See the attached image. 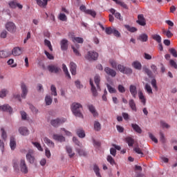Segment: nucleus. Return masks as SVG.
Listing matches in <instances>:
<instances>
[{
    "instance_id": "nucleus-1",
    "label": "nucleus",
    "mask_w": 177,
    "mask_h": 177,
    "mask_svg": "<svg viewBox=\"0 0 177 177\" xmlns=\"http://www.w3.org/2000/svg\"><path fill=\"white\" fill-rule=\"evenodd\" d=\"M81 110H82V105L80 103H73L71 106L72 113L75 115V117H79L80 118H83L82 113H81Z\"/></svg>"
},
{
    "instance_id": "nucleus-2",
    "label": "nucleus",
    "mask_w": 177,
    "mask_h": 177,
    "mask_svg": "<svg viewBox=\"0 0 177 177\" xmlns=\"http://www.w3.org/2000/svg\"><path fill=\"white\" fill-rule=\"evenodd\" d=\"M86 59L89 62H93L95 60H97V57H99V54L95 51H88L86 55Z\"/></svg>"
},
{
    "instance_id": "nucleus-3",
    "label": "nucleus",
    "mask_w": 177,
    "mask_h": 177,
    "mask_svg": "<svg viewBox=\"0 0 177 177\" xmlns=\"http://www.w3.org/2000/svg\"><path fill=\"white\" fill-rule=\"evenodd\" d=\"M66 121H67L66 118H57L51 120L50 124L53 127L57 128V127H59V125H62V124H64Z\"/></svg>"
},
{
    "instance_id": "nucleus-4",
    "label": "nucleus",
    "mask_w": 177,
    "mask_h": 177,
    "mask_svg": "<svg viewBox=\"0 0 177 177\" xmlns=\"http://www.w3.org/2000/svg\"><path fill=\"white\" fill-rule=\"evenodd\" d=\"M118 69L123 74H132V69L131 68L124 66V65L118 64Z\"/></svg>"
},
{
    "instance_id": "nucleus-5",
    "label": "nucleus",
    "mask_w": 177,
    "mask_h": 177,
    "mask_svg": "<svg viewBox=\"0 0 177 177\" xmlns=\"http://www.w3.org/2000/svg\"><path fill=\"white\" fill-rule=\"evenodd\" d=\"M80 10H82V12H84L86 15H90L92 17H96V12L92 10H86V7H85V6H81L80 7Z\"/></svg>"
},
{
    "instance_id": "nucleus-6",
    "label": "nucleus",
    "mask_w": 177,
    "mask_h": 177,
    "mask_svg": "<svg viewBox=\"0 0 177 177\" xmlns=\"http://www.w3.org/2000/svg\"><path fill=\"white\" fill-rule=\"evenodd\" d=\"M8 5L11 9H16V8H19V9H23V5L17 3V0H13L8 3Z\"/></svg>"
},
{
    "instance_id": "nucleus-7",
    "label": "nucleus",
    "mask_w": 177,
    "mask_h": 177,
    "mask_svg": "<svg viewBox=\"0 0 177 177\" xmlns=\"http://www.w3.org/2000/svg\"><path fill=\"white\" fill-rule=\"evenodd\" d=\"M6 28L9 31V32H16V25L13 22H8L6 24Z\"/></svg>"
},
{
    "instance_id": "nucleus-8",
    "label": "nucleus",
    "mask_w": 177,
    "mask_h": 177,
    "mask_svg": "<svg viewBox=\"0 0 177 177\" xmlns=\"http://www.w3.org/2000/svg\"><path fill=\"white\" fill-rule=\"evenodd\" d=\"M26 160L30 162V164H34L35 158L34 157V151L32 150H30L26 154Z\"/></svg>"
},
{
    "instance_id": "nucleus-9",
    "label": "nucleus",
    "mask_w": 177,
    "mask_h": 177,
    "mask_svg": "<svg viewBox=\"0 0 177 177\" xmlns=\"http://www.w3.org/2000/svg\"><path fill=\"white\" fill-rule=\"evenodd\" d=\"M104 71L107 75H109V77H112V78H114V77L117 75V72L113 69H111V68L105 67Z\"/></svg>"
},
{
    "instance_id": "nucleus-10",
    "label": "nucleus",
    "mask_w": 177,
    "mask_h": 177,
    "mask_svg": "<svg viewBox=\"0 0 177 177\" xmlns=\"http://www.w3.org/2000/svg\"><path fill=\"white\" fill-rule=\"evenodd\" d=\"M136 23H138V24L140 26H146V19L145 18L143 14H140L138 15V20L136 21Z\"/></svg>"
},
{
    "instance_id": "nucleus-11",
    "label": "nucleus",
    "mask_w": 177,
    "mask_h": 177,
    "mask_svg": "<svg viewBox=\"0 0 177 177\" xmlns=\"http://www.w3.org/2000/svg\"><path fill=\"white\" fill-rule=\"evenodd\" d=\"M21 89L22 91L21 97H23V99H26V97L27 96V94L28 93V88H27V86L26 85V84L21 83Z\"/></svg>"
},
{
    "instance_id": "nucleus-12",
    "label": "nucleus",
    "mask_w": 177,
    "mask_h": 177,
    "mask_svg": "<svg viewBox=\"0 0 177 177\" xmlns=\"http://www.w3.org/2000/svg\"><path fill=\"white\" fill-rule=\"evenodd\" d=\"M47 68L50 73H55V74H57V73L62 71L60 68L55 65H50L47 67Z\"/></svg>"
},
{
    "instance_id": "nucleus-13",
    "label": "nucleus",
    "mask_w": 177,
    "mask_h": 177,
    "mask_svg": "<svg viewBox=\"0 0 177 177\" xmlns=\"http://www.w3.org/2000/svg\"><path fill=\"white\" fill-rule=\"evenodd\" d=\"M18 131L22 136H28V135H30V130L26 127H19Z\"/></svg>"
},
{
    "instance_id": "nucleus-14",
    "label": "nucleus",
    "mask_w": 177,
    "mask_h": 177,
    "mask_svg": "<svg viewBox=\"0 0 177 177\" xmlns=\"http://www.w3.org/2000/svg\"><path fill=\"white\" fill-rule=\"evenodd\" d=\"M20 168L23 174H28V167H27V165L26 164V160H21Z\"/></svg>"
},
{
    "instance_id": "nucleus-15",
    "label": "nucleus",
    "mask_w": 177,
    "mask_h": 177,
    "mask_svg": "<svg viewBox=\"0 0 177 177\" xmlns=\"http://www.w3.org/2000/svg\"><path fill=\"white\" fill-rule=\"evenodd\" d=\"M129 91H130V93L132 95V97L134 99H136V96L138 95V90H136V86L132 85V84L130 85Z\"/></svg>"
},
{
    "instance_id": "nucleus-16",
    "label": "nucleus",
    "mask_w": 177,
    "mask_h": 177,
    "mask_svg": "<svg viewBox=\"0 0 177 177\" xmlns=\"http://www.w3.org/2000/svg\"><path fill=\"white\" fill-rule=\"evenodd\" d=\"M0 111H6L10 114L13 110L12 109V107H10V106L8 104H4L3 106H0Z\"/></svg>"
},
{
    "instance_id": "nucleus-17",
    "label": "nucleus",
    "mask_w": 177,
    "mask_h": 177,
    "mask_svg": "<svg viewBox=\"0 0 177 177\" xmlns=\"http://www.w3.org/2000/svg\"><path fill=\"white\" fill-rule=\"evenodd\" d=\"M87 107L91 114H93V117H97V115H99V113H97V111H96V109L93 104L87 105Z\"/></svg>"
},
{
    "instance_id": "nucleus-18",
    "label": "nucleus",
    "mask_w": 177,
    "mask_h": 177,
    "mask_svg": "<svg viewBox=\"0 0 177 177\" xmlns=\"http://www.w3.org/2000/svg\"><path fill=\"white\" fill-rule=\"evenodd\" d=\"M62 50H67L68 48V41L66 39H64L60 42Z\"/></svg>"
},
{
    "instance_id": "nucleus-19",
    "label": "nucleus",
    "mask_w": 177,
    "mask_h": 177,
    "mask_svg": "<svg viewBox=\"0 0 177 177\" xmlns=\"http://www.w3.org/2000/svg\"><path fill=\"white\" fill-rule=\"evenodd\" d=\"M138 95L141 103H142L143 106H145L146 104V97H145L143 92L141 90H140L138 92Z\"/></svg>"
},
{
    "instance_id": "nucleus-20",
    "label": "nucleus",
    "mask_w": 177,
    "mask_h": 177,
    "mask_svg": "<svg viewBox=\"0 0 177 177\" xmlns=\"http://www.w3.org/2000/svg\"><path fill=\"white\" fill-rule=\"evenodd\" d=\"M70 71L72 75H75V74H77V64H75V63H70Z\"/></svg>"
},
{
    "instance_id": "nucleus-21",
    "label": "nucleus",
    "mask_w": 177,
    "mask_h": 177,
    "mask_svg": "<svg viewBox=\"0 0 177 177\" xmlns=\"http://www.w3.org/2000/svg\"><path fill=\"white\" fill-rule=\"evenodd\" d=\"M21 53H22L21 48L19 47H15L12 50V54L13 55V56H20Z\"/></svg>"
},
{
    "instance_id": "nucleus-22",
    "label": "nucleus",
    "mask_w": 177,
    "mask_h": 177,
    "mask_svg": "<svg viewBox=\"0 0 177 177\" xmlns=\"http://www.w3.org/2000/svg\"><path fill=\"white\" fill-rule=\"evenodd\" d=\"M54 140H57L58 142H66V138L63 136L59 134H54L53 136Z\"/></svg>"
},
{
    "instance_id": "nucleus-23",
    "label": "nucleus",
    "mask_w": 177,
    "mask_h": 177,
    "mask_svg": "<svg viewBox=\"0 0 177 177\" xmlns=\"http://www.w3.org/2000/svg\"><path fill=\"white\" fill-rule=\"evenodd\" d=\"M132 67L136 70H142V64L139 61H134L131 64Z\"/></svg>"
},
{
    "instance_id": "nucleus-24",
    "label": "nucleus",
    "mask_w": 177,
    "mask_h": 177,
    "mask_svg": "<svg viewBox=\"0 0 177 177\" xmlns=\"http://www.w3.org/2000/svg\"><path fill=\"white\" fill-rule=\"evenodd\" d=\"M94 82H95V84L97 86V91H100V76L99 75H96L95 77H94Z\"/></svg>"
},
{
    "instance_id": "nucleus-25",
    "label": "nucleus",
    "mask_w": 177,
    "mask_h": 177,
    "mask_svg": "<svg viewBox=\"0 0 177 177\" xmlns=\"http://www.w3.org/2000/svg\"><path fill=\"white\" fill-rule=\"evenodd\" d=\"M44 142L49 147L53 149L55 147V142L50 140L48 137L44 138Z\"/></svg>"
},
{
    "instance_id": "nucleus-26",
    "label": "nucleus",
    "mask_w": 177,
    "mask_h": 177,
    "mask_svg": "<svg viewBox=\"0 0 177 177\" xmlns=\"http://www.w3.org/2000/svg\"><path fill=\"white\" fill-rule=\"evenodd\" d=\"M90 85L91 86V92L93 93V96L96 97L97 96V91L96 90V87L93 85V82L92 81V79H90Z\"/></svg>"
},
{
    "instance_id": "nucleus-27",
    "label": "nucleus",
    "mask_w": 177,
    "mask_h": 177,
    "mask_svg": "<svg viewBox=\"0 0 177 177\" xmlns=\"http://www.w3.org/2000/svg\"><path fill=\"white\" fill-rule=\"evenodd\" d=\"M131 127L133 128V131L136 132L137 133H142V128H140L137 124L132 123Z\"/></svg>"
},
{
    "instance_id": "nucleus-28",
    "label": "nucleus",
    "mask_w": 177,
    "mask_h": 177,
    "mask_svg": "<svg viewBox=\"0 0 177 177\" xmlns=\"http://www.w3.org/2000/svg\"><path fill=\"white\" fill-rule=\"evenodd\" d=\"M125 142L127 144H128V146H129V147H132V146H133V144L135 143V140L132 138V137H127L125 138Z\"/></svg>"
},
{
    "instance_id": "nucleus-29",
    "label": "nucleus",
    "mask_w": 177,
    "mask_h": 177,
    "mask_svg": "<svg viewBox=\"0 0 177 177\" xmlns=\"http://www.w3.org/2000/svg\"><path fill=\"white\" fill-rule=\"evenodd\" d=\"M66 150L67 153L68 154L70 158H73L74 156H75V153L73 152V148L70 146H66Z\"/></svg>"
},
{
    "instance_id": "nucleus-30",
    "label": "nucleus",
    "mask_w": 177,
    "mask_h": 177,
    "mask_svg": "<svg viewBox=\"0 0 177 177\" xmlns=\"http://www.w3.org/2000/svg\"><path fill=\"white\" fill-rule=\"evenodd\" d=\"M10 56V52L6 50L0 51V58L5 59L6 57H9Z\"/></svg>"
},
{
    "instance_id": "nucleus-31",
    "label": "nucleus",
    "mask_w": 177,
    "mask_h": 177,
    "mask_svg": "<svg viewBox=\"0 0 177 177\" xmlns=\"http://www.w3.org/2000/svg\"><path fill=\"white\" fill-rule=\"evenodd\" d=\"M138 39L139 41H141V42H147V40L149 39V36H147V34H141Z\"/></svg>"
},
{
    "instance_id": "nucleus-32",
    "label": "nucleus",
    "mask_w": 177,
    "mask_h": 177,
    "mask_svg": "<svg viewBox=\"0 0 177 177\" xmlns=\"http://www.w3.org/2000/svg\"><path fill=\"white\" fill-rule=\"evenodd\" d=\"M10 147L11 150H15V149H16V140H15V137L10 138Z\"/></svg>"
},
{
    "instance_id": "nucleus-33",
    "label": "nucleus",
    "mask_w": 177,
    "mask_h": 177,
    "mask_svg": "<svg viewBox=\"0 0 177 177\" xmlns=\"http://www.w3.org/2000/svg\"><path fill=\"white\" fill-rule=\"evenodd\" d=\"M129 104L131 109V110H133V111H137V109H136V103H135V100H130L129 101Z\"/></svg>"
},
{
    "instance_id": "nucleus-34",
    "label": "nucleus",
    "mask_w": 177,
    "mask_h": 177,
    "mask_svg": "<svg viewBox=\"0 0 177 177\" xmlns=\"http://www.w3.org/2000/svg\"><path fill=\"white\" fill-rule=\"evenodd\" d=\"M62 70L64 73H65L66 76L69 78V80H71V76L70 75V73H68V69L67 68V66L66 64H62Z\"/></svg>"
},
{
    "instance_id": "nucleus-35",
    "label": "nucleus",
    "mask_w": 177,
    "mask_h": 177,
    "mask_svg": "<svg viewBox=\"0 0 177 177\" xmlns=\"http://www.w3.org/2000/svg\"><path fill=\"white\" fill-rule=\"evenodd\" d=\"M113 2H115L117 5H120L122 6V8H124V9H128V6L124 2L119 0H112Z\"/></svg>"
},
{
    "instance_id": "nucleus-36",
    "label": "nucleus",
    "mask_w": 177,
    "mask_h": 177,
    "mask_svg": "<svg viewBox=\"0 0 177 177\" xmlns=\"http://www.w3.org/2000/svg\"><path fill=\"white\" fill-rule=\"evenodd\" d=\"M53 98L50 95H46L45 97V102L46 106H50L52 104Z\"/></svg>"
},
{
    "instance_id": "nucleus-37",
    "label": "nucleus",
    "mask_w": 177,
    "mask_h": 177,
    "mask_svg": "<svg viewBox=\"0 0 177 177\" xmlns=\"http://www.w3.org/2000/svg\"><path fill=\"white\" fill-rule=\"evenodd\" d=\"M94 129L97 132H99V131L102 129V124H100V122L97 121L94 122Z\"/></svg>"
},
{
    "instance_id": "nucleus-38",
    "label": "nucleus",
    "mask_w": 177,
    "mask_h": 177,
    "mask_svg": "<svg viewBox=\"0 0 177 177\" xmlns=\"http://www.w3.org/2000/svg\"><path fill=\"white\" fill-rule=\"evenodd\" d=\"M93 171L95 173L96 176L102 177V175L100 174V169L97 165H95L93 166Z\"/></svg>"
},
{
    "instance_id": "nucleus-39",
    "label": "nucleus",
    "mask_w": 177,
    "mask_h": 177,
    "mask_svg": "<svg viewBox=\"0 0 177 177\" xmlns=\"http://www.w3.org/2000/svg\"><path fill=\"white\" fill-rule=\"evenodd\" d=\"M151 38L158 42V44H161V36L160 35H152Z\"/></svg>"
},
{
    "instance_id": "nucleus-40",
    "label": "nucleus",
    "mask_w": 177,
    "mask_h": 177,
    "mask_svg": "<svg viewBox=\"0 0 177 177\" xmlns=\"http://www.w3.org/2000/svg\"><path fill=\"white\" fill-rule=\"evenodd\" d=\"M71 48L76 56H81V53H80V51L78 50V49L80 48V45L76 44V48H75L74 46H72Z\"/></svg>"
},
{
    "instance_id": "nucleus-41",
    "label": "nucleus",
    "mask_w": 177,
    "mask_h": 177,
    "mask_svg": "<svg viewBox=\"0 0 177 177\" xmlns=\"http://www.w3.org/2000/svg\"><path fill=\"white\" fill-rule=\"evenodd\" d=\"M125 28H127V31L130 32H136L138 31V28L135 27H131L129 25H124Z\"/></svg>"
},
{
    "instance_id": "nucleus-42",
    "label": "nucleus",
    "mask_w": 177,
    "mask_h": 177,
    "mask_svg": "<svg viewBox=\"0 0 177 177\" xmlns=\"http://www.w3.org/2000/svg\"><path fill=\"white\" fill-rule=\"evenodd\" d=\"M44 45L48 47V49L50 52H53V48L52 47V44H50V41L48 39H44Z\"/></svg>"
},
{
    "instance_id": "nucleus-43",
    "label": "nucleus",
    "mask_w": 177,
    "mask_h": 177,
    "mask_svg": "<svg viewBox=\"0 0 177 177\" xmlns=\"http://www.w3.org/2000/svg\"><path fill=\"white\" fill-rule=\"evenodd\" d=\"M73 42L75 44L77 42V44H84V39L82 37H73L72 39Z\"/></svg>"
},
{
    "instance_id": "nucleus-44",
    "label": "nucleus",
    "mask_w": 177,
    "mask_h": 177,
    "mask_svg": "<svg viewBox=\"0 0 177 177\" xmlns=\"http://www.w3.org/2000/svg\"><path fill=\"white\" fill-rule=\"evenodd\" d=\"M32 144L33 145V146H35V147L37 148L39 151H44V149H42V146H41V144L39 142H32Z\"/></svg>"
},
{
    "instance_id": "nucleus-45",
    "label": "nucleus",
    "mask_w": 177,
    "mask_h": 177,
    "mask_svg": "<svg viewBox=\"0 0 177 177\" xmlns=\"http://www.w3.org/2000/svg\"><path fill=\"white\" fill-rule=\"evenodd\" d=\"M106 86L109 93H117V90L113 87L111 86L110 84H107Z\"/></svg>"
},
{
    "instance_id": "nucleus-46",
    "label": "nucleus",
    "mask_w": 177,
    "mask_h": 177,
    "mask_svg": "<svg viewBox=\"0 0 177 177\" xmlns=\"http://www.w3.org/2000/svg\"><path fill=\"white\" fill-rule=\"evenodd\" d=\"M76 151L77 153H78L79 156H86V152L85 151V150L82 149H78L77 148L76 149Z\"/></svg>"
},
{
    "instance_id": "nucleus-47",
    "label": "nucleus",
    "mask_w": 177,
    "mask_h": 177,
    "mask_svg": "<svg viewBox=\"0 0 177 177\" xmlns=\"http://www.w3.org/2000/svg\"><path fill=\"white\" fill-rule=\"evenodd\" d=\"M106 160H107L108 162H109L111 164V165H115V160H114V158H113V157L109 155L106 158Z\"/></svg>"
},
{
    "instance_id": "nucleus-48",
    "label": "nucleus",
    "mask_w": 177,
    "mask_h": 177,
    "mask_svg": "<svg viewBox=\"0 0 177 177\" xmlns=\"http://www.w3.org/2000/svg\"><path fill=\"white\" fill-rule=\"evenodd\" d=\"M58 19L59 20H61V21H67V16L63 13L59 14Z\"/></svg>"
},
{
    "instance_id": "nucleus-49",
    "label": "nucleus",
    "mask_w": 177,
    "mask_h": 177,
    "mask_svg": "<svg viewBox=\"0 0 177 177\" xmlns=\"http://www.w3.org/2000/svg\"><path fill=\"white\" fill-rule=\"evenodd\" d=\"M50 91H51L52 95H53L54 96H57V91H56V86H55V85L53 84L51 85Z\"/></svg>"
},
{
    "instance_id": "nucleus-50",
    "label": "nucleus",
    "mask_w": 177,
    "mask_h": 177,
    "mask_svg": "<svg viewBox=\"0 0 177 177\" xmlns=\"http://www.w3.org/2000/svg\"><path fill=\"white\" fill-rule=\"evenodd\" d=\"M113 30H114V28L109 27L105 28V32L108 35H111Z\"/></svg>"
},
{
    "instance_id": "nucleus-51",
    "label": "nucleus",
    "mask_w": 177,
    "mask_h": 177,
    "mask_svg": "<svg viewBox=\"0 0 177 177\" xmlns=\"http://www.w3.org/2000/svg\"><path fill=\"white\" fill-rule=\"evenodd\" d=\"M44 53L47 59H49V60H53L55 59V57L53 56V55L49 53L48 51L45 50Z\"/></svg>"
},
{
    "instance_id": "nucleus-52",
    "label": "nucleus",
    "mask_w": 177,
    "mask_h": 177,
    "mask_svg": "<svg viewBox=\"0 0 177 177\" xmlns=\"http://www.w3.org/2000/svg\"><path fill=\"white\" fill-rule=\"evenodd\" d=\"M133 151L137 153V154H141V157H143V152H142V149L139 148V147H136L133 148Z\"/></svg>"
},
{
    "instance_id": "nucleus-53",
    "label": "nucleus",
    "mask_w": 177,
    "mask_h": 177,
    "mask_svg": "<svg viewBox=\"0 0 177 177\" xmlns=\"http://www.w3.org/2000/svg\"><path fill=\"white\" fill-rule=\"evenodd\" d=\"M77 134L79 138H85V131L84 130H78Z\"/></svg>"
},
{
    "instance_id": "nucleus-54",
    "label": "nucleus",
    "mask_w": 177,
    "mask_h": 177,
    "mask_svg": "<svg viewBox=\"0 0 177 177\" xmlns=\"http://www.w3.org/2000/svg\"><path fill=\"white\" fill-rule=\"evenodd\" d=\"M143 71H145V74H147L148 77H151L153 75V73L150 69L147 68H143Z\"/></svg>"
},
{
    "instance_id": "nucleus-55",
    "label": "nucleus",
    "mask_w": 177,
    "mask_h": 177,
    "mask_svg": "<svg viewBox=\"0 0 177 177\" xmlns=\"http://www.w3.org/2000/svg\"><path fill=\"white\" fill-rule=\"evenodd\" d=\"M151 84L153 88L156 89V91H158V87L157 86V81L156 80V79H153L151 82Z\"/></svg>"
},
{
    "instance_id": "nucleus-56",
    "label": "nucleus",
    "mask_w": 177,
    "mask_h": 177,
    "mask_svg": "<svg viewBox=\"0 0 177 177\" xmlns=\"http://www.w3.org/2000/svg\"><path fill=\"white\" fill-rule=\"evenodd\" d=\"M8 91L5 88L2 89L0 91V97H5L6 96V95H8Z\"/></svg>"
},
{
    "instance_id": "nucleus-57",
    "label": "nucleus",
    "mask_w": 177,
    "mask_h": 177,
    "mask_svg": "<svg viewBox=\"0 0 177 177\" xmlns=\"http://www.w3.org/2000/svg\"><path fill=\"white\" fill-rule=\"evenodd\" d=\"M149 136L150 139H151V140L153 142H154V143H158V140H157V138H156V137H154L153 133H149Z\"/></svg>"
},
{
    "instance_id": "nucleus-58",
    "label": "nucleus",
    "mask_w": 177,
    "mask_h": 177,
    "mask_svg": "<svg viewBox=\"0 0 177 177\" xmlns=\"http://www.w3.org/2000/svg\"><path fill=\"white\" fill-rule=\"evenodd\" d=\"M169 52L171 53V55H172V56H174V57H177V52L175 48H170Z\"/></svg>"
},
{
    "instance_id": "nucleus-59",
    "label": "nucleus",
    "mask_w": 177,
    "mask_h": 177,
    "mask_svg": "<svg viewBox=\"0 0 177 177\" xmlns=\"http://www.w3.org/2000/svg\"><path fill=\"white\" fill-rule=\"evenodd\" d=\"M1 137L4 140H6V138H8V136L6 134V131H5V129H3V128H2L1 129Z\"/></svg>"
},
{
    "instance_id": "nucleus-60",
    "label": "nucleus",
    "mask_w": 177,
    "mask_h": 177,
    "mask_svg": "<svg viewBox=\"0 0 177 177\" xmlns=\"http://www.w3.org/2000/svg\"><path fill=\"white\" fill-rule=\"evenodd\" d=\"M145 90L148 93H153V90L151 89V86H150V85L147 84L145 85Z\"/></svg>"
},
{
    "instance_id": "nucleus-61",
    "label": "nucleus",
    "mask_w": 177,
    "mask_h": 177,
    "mask_svg": "<svg viewBox=\"0 0 177 177\" xmlns=\"http://www.w3.org/2000/svg\"><path fill=\"white\" fill-rule=\"evenodd\" d=\"M109 63L113 68H117V62L115 60H109Z\"/></svg>"
},
{
    "instance_id": "nucleus-62",
    "label": "nucleus",
    "mask_w": 177,
    "mask_h": 177,
    "mask_svg": "<svg viewBox=\"0 0 177 177\" xmlns=\"http://www.w3.org/2000/svg\"><path fill=\"white\" fill-rule=\"evenodd\" d=\"M118 89L120 93H124L125 92V87L121 84L118 86Z\"/></svg>"
},
{
    "instance_id": "nucleus-63",
    "label": "nucleus",
    "mask_w": 177,
    "mask_h": 177,
    "mask_svg": "<svg viewBox=\"0 0 177 177\" xmlns=\"http://www.w3.org/2000/svg\"><path fill=\"white\" fill-rule=\"evenodd\" d=\"M169 63L171 67H174L175 70H177V64L175 62V61H174L173 59H170Z\"/></svg>"
},
{
    "instance_id": "nucleus-64",
    "label": "nucleus",
    "mask_w": 177,
    "mask_h": 177,
    "mask_svg": "<svg viewBox=\"0 0 177 177\" xmlns=\"http://www.w3.org/2000/svg\"><path fill=\"white\" fill-rule=\"evenodd\" d=\"M160 125L161 127H162V128H171V126H169V124H168L167 122H164V121H161L160 122Z\"/></svg>"
}]
</instances>
